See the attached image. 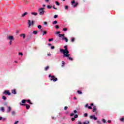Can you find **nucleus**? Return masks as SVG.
<instances>
[{"mask_svg": "<svg viewBox=\"0 0 124 124\" xmlns=\"http://www.w3.org/2000/svg\"><path fill=\"white\" fill-rule=\"evenodd\" d=\"M49 67H50L49 66H47L45 68V71H47V70H48V69H49Z\"/></svg>", "mask_w": 124, "mask_h": 124, "instance_id": "19", "label": "nucleus"}, {"mask_svg": "<svg viewBox=\"0 0 124 124\" xmlns=\"http://www.w3.org/2000/svg\"><path fill=\"white\" fill-rule=\"evenodd\" d=\"M27 101L30 105H32V103L31 102V100H27Z\"/></svg>", "mask_w": 124, "mask_h": 124, "instance_id": "18", "label": "nucleus"}, {"mask_svg": "<svg viewBox=\"0 0 124 124\" xmlns=\"http://www.w3.org/2000/svg\"><path fill=\"white\" fill-rule=\"evenodd\" d=\"M27 15H28V12H26L21 15V17H25Z\"/></svg>", "mask_w": 124, "mask_h": 124, "instance_id": "12", "label": "nucleus"}, {"mask_svg": "<svg viewBox=\"0 0 124 124\" xmlns=\"http://www.w3.org/2000/svg\"><path fill=\"white\" fill-rule=\"evenodd\" d=\"M77 118H78V114L75 115L74 118L75 119H77Z\"/></svg>", "mask_w": 124, "mask_h": 124, "instance_id": "33", "label": "nucleus"}, {"mask_svg": "<svg viewBox=\"0 0 124 124\" xmlns=\"http://www.w3.org/2000/svg\"><path fill=\"white\" fill-rule=\"evenodd\" d=\"M51 49H52V50L54 49H55V46H52L51 47Z\"/></svg>", "mask_w": 124, "mask_h": 124, "instance_id": "52", "label": "nucleus"}, {"mask_svg": "<svg viewBox=\"0 0 124 124\" xmlns=\"http://www.w3.org/2000/svg\"><path fill=\"white\" fill-rule=\"evenodd\" d=\"M56 5H58V6L60 5V3H59V2L56 1Z\"/></svg>", "mask_w": 124, "mask_h": 124, "instance_id": "41", "label": "nucleus"}, {"mask_svg": "<svg viewBox=\"0 0 124 124\" xmlns=\"http://www.w3.org/2000/svg\"><path fill=\"white\" fill-rule=\"evenodd\" d=\"M52 120H56V118H55V117H52Z\"/></svg>", "mask_w": 124, "mask_h": 124, "instance_id": "58", "label": "nucleus"}, {"mask_svg": "<svg viewBox=\"0 0 124 124\" xmlns=\"http://www.w3.org/2000/svg\"><path fill=\"white\" fill-rule=\"evenodd\" d=\"M90 119H91L92 120H93H93H94L95 121H96V120H97V118L95 117V115L91 116Z\"/></svg>", "mask_w": 124, "mask_h": 124, "instance_id": "9", "label": "nucleus"}, {"mask_svg": "<svg viewBox=\"0 0 124 124\" xmlns=\"http://www.w3.org/2000/svg\"><path fill=\"white\" fill-rule=\"evenodd\" d=\"M44 25H47V22H44Z\"/></svg>", "mask_w": 124, "mask_h": 124, "instance_id": "60", "label": "nucleus"}, {"mask_svg": "<svg viewBox=\"0 0 124 124\" xmlns=\"http://www.w3.org/2000/svg\"><path fill=\"white\" fill-rule=\"evenodd\" d=\"M75 41V39L74 38H72L71 40V42H74Z\"/></svg>", "mask_w": 124, "mask_h": 124, "instance_id": "32", "label": "nucleus"}, {"mask_svg": "<svg viewBox=\"0 0 124 124\" xmlns=\"http://www.w3.org/2000/svg\"><path fill=\"white\" fill-rule=\"evenodd\" d=\"M71 120H72V122H73V121H75V118H72Z\"/></svg>", "mask_w": 124, "mask_h": 124, "instance_id": "49", "label": "nucleus"}, {"mask_svg": "<svg viewBox=\"0 0 124 124\" xmlns=\"http://www.w3.org/2000/svg\"><path fill=\"white\" fill-rule=\"evenodd\" d=\"M16 114V112L15 111H13L12 112V115L13 116H15V114Z\"/></svg>", "mask_w": 124, "mask_h": 124, "instance_id": "25", "label": "nucleus"}, {"mask_svg": "<svg viewBox=\"0 0 124 124\" xmlns=\"http://www.w3.org/2000/svg\"><path fill=\"white\" fill-rule=\"evenodd\" d=\"M10 111H11V107H8V113H10Z\"/></svg>", "mask_w": 124, "mask_h": 124, "instance_id": "15", "label": "nucleus"}, {"mask_svg": "<svg viewBox=\"0 0 124 124\" xmlns=\"http://www.w3.org/2000/svg\"><path fill=\"white\" fill-rule=\"evenodd\" d=\"M37 32H38V31H33V33L34 34H37Z\"/></svg>", "mask_w": 124, "mask_h": 124, "instance_id": "26", "label": "nucleus"}, {"mask_svg": "<svg viewBox=\"0 0 124 124\" xmlns=\"http://www.w3.org/2000/svg\"><path fill=\"white\" fill-rule=\"evenodd\" d=\"M95 111H96V107L93 106V112H95Z\"/></svg>", "mask_w": 124, "mask_h": 124, "instance_id": "16", "label": "nucleus"}, {"mask_svg": "<svg viewBox=\"0 0 124 124\" xmlns=\"http://www.w3.org/2000/svg\"><path fill=\"white\" fill-rule=\"evenodd\" d=\"M64 58H67V59L69 60V61H73V58L69 57V56L68 57H63Z\"/></svg>", "mask_w": 124, "mask_h": 124, "instance_id": "11", "label": "nucleus"}, {"mask_svg": "<svg viewBox=\"0 0 124 124\" xmlns=\"http://www.w3.org/2000/svg\"><path fill=\"white\" fill-rule=\"evenodd\" d=\"M77 5H78V3L77 2L75 4V5H73V7H76V6H77Z\"/></svg>", "mask_w": 124, "mask_h": 124, "instance_id": "27", "label": "nucleus"}, {"mask_svg": "<svg viewBox=\"0 0 124 124\" xmlns=\"http://www.w3.org/2000/svg\"><path fill=\"white\" fill-rule=\"evenodd\" d=\"M56 29H57V30H58V29H60V27H59V25H56L55 26Z\"/></svg>", "mask_w": 124, "mask_h": 124, "instance_id": "37", "label": "nucleus"}, {"mask_svg": "<svg viewBox=\"0 0 124 124\" xmlns=\"http://www.w3.org/2000/svg\"><path fill=\"white\" fill-rule=\"evenodd\" d=\"M61 33V31H59L56 32V34H60Z\"/></svg>", "mask_w": 124, "mask_h": 124, "instance_id": "42", "label": "nucleus"}, {"mask_svg": "<svg viewBox=\"0 0 124 124\" xmlns=\"http://www.w3.org/2000/svg\"><path fill=\"white\" fill-rule=\"evenodd\" d=\"M84 116L85 117H88V113H85L84 115Z\"/></svg>", "mask_w": 124, "mask_h": 124, "instance_id": "40", "label": "nucleus"}, {"mask_svg": "<svg viewBox=\"0 0 124 124\" xmlns=\"http://www.w3.org/2000/svg\"><path fill=\"white\" fill-rule=\"evenodd\" d=\"M54 40V38H50L48 39V41L50 42L51 41H53Z\"/></svg>", "mask_w": 124, "mask_h": 124, "instance_id": "31", "label": "nucleus"}, {"mask_svg": "<svg viewBox=\"0 0 124 124\" xmlns=\"http://www.w3.org/2000/svg\"><path fill=\"white\" fill-rule=\"evenodd\" d=\"M45 1H46V2H49V0H45Z\"/></svg>", "mask_w": 124, "mask_h": 124, "instance_id": "56", "label": "nucleus"}, {"mask_svg": "<svg viewBox=\"0 0 124 124\" xmlns=\"http://www.w3.org/2000/svg\"><path fill=\"white\" fill-rule=\"evenodd\" d=\"M71 3H72V4H74V3H75V0H73L71 1Z\"/></svg>", "mask_w": 124, "mask_h": 124, "instance_id": "34", "label": "nucleus"}, {"mask_svg": "<svg viewBox=\"0 0 124 124\" xmlns=\"http://www.w3.org/2000/svg\"><path fill=\"white\" fill-rule=\"evenodd\" d=\"M53 8L54 9H55V10H58V8L55 7V6H54V5L53 6Z\"/></svg>", "mask_w": 124, "mask_h": 124, "instance_id": "46", "label": "nucleus"}, {"mask_svg": "<svg viewBox=\"0 0 124 124\" xmlns=\"http://www.w3.org/2000/svg\"><path fill=\"white\" fill-rule=\"evenodd\" d=\"M65 9H66V10L68 9V6H65Z\"/></svg>", "mask_w": 124, "mask_h": 124, "instance_id": "45", "label": "nucleus"}, {"mask_svg": "<svg viewBox=\"0 0 124 124\" xmlns=\"http://www.w3.org/2000/svg\"><path fill=\"white\" fill-rule=\"evenodd\" d=\"M88 109H93V108L91 106L88 107Z\"/></svg>", "mask_w": 124, "mask_h": 124, "instance_id": "47", "label": "nucleus"}, {"mask_svg": "<svg viewBox=\"0 0 124 124\" xmlns=\"http://www.w3.org/2000/svg\"><path fill=\"white\" fill-rule=\"evenodd\" d=\"M31 14L32 15H34V16H36L37 15V13L33 12V13H31Z\"/></svg>", "mask_w": 124, "mask_h": 124, "instance_id": "22", "label": "nucleus"}, {"mask_svg": "<svg viewBox=\"0 0 124 124\" xmlns=\"http://www.w3.org/2000/svg\"><path fill=\"white\" fill-rule=\"evenodd\" d=\"M0 110L1 111V112H3V113H4V107H1L0 108Z\"/></svg>", "mask_w": 124, "mask_h": 124, "instance_id": "14", "label": "nucleus"}, {"mask_svg": "<svg viewBox=\"0 0 124 124\" xmlns=\"http://www.w3.org/2000/svg\"><path fill=\"white\" fill-rule=\"evenodd\" d=\"M91 106H93V103H92V104H91Z\"/></svg>", "mask_w": 124, "mask_h": 124, "instance_id": "62", "label": "nucleus"}, {"mask_svg": "<svg viewBox=\"0 0 124 124\" xmlns=\"http://www.w3.org/2000/svg\"><path fill=\"white\" fill-rule=\"evenodd\" d=\"M12 93H13V94H16L17 93V92H16V90L14 89L11 91Z\"/></svg>", "mask_w": 124, "mask_h": 124, "instance_id": "10", "label": "nucleus"}, {"mask_svg": "<svg viewBox=\"0 0 124 124\" xmlns=\"http://www.w3.org/2000/svg\"><path fill=\"white\" fill-rule=\"evenodd\" d=\"M73 116H74V113H71L70 116L71 117H73Z\"/></svg>", "mask_w": 124, "mask_h": 124, "instance_id": "50", "label": "nucleus"}, {"mask_svg": "<svg viewBox=\"0 0 124 124\" xmlns=\"http://www.w3.org/2000/svg\"><path fill=\"white\" fill-rule=\"evenodd\" d=\"M45 34H47V31H43L42 36H43V35H44Z\"/></svg>", "mask_w": 124, "mask_h": 124, "instance_id": "20", "label": "nucleus"}, {"mask_svg": "<svg viewBox=\"0 0 124 124\" xmlns=\"http://www.w3.org/2000/svg\"><path fill=\"white\" fill-rule=\"evenodd\" d=\"M74 113L75 114H77V110H74Z\"/></svg>", "mask_w": 124, "mask_h": 124, "instance_id": "48", "label": "nucleus"}, {"mask_svg": "<svg viewBox=\"0 0 124 124\" xmlns=\"http://www.w3.org/2000/svg\"><path fill=\"white\" fill-rule=\"evenodd\" d=\"M18 55H19L20 56H23V53L22 52H19Z\"/></svg>", "mask_w": 124, "mask_h": 124, "instance_id": "43", "label": "nucleus"}, {"mask_svg": "<svg viewBox=\"0 0 124 124\" xmlns=\"http://www.w3.org/2000/svg\"><path fill=\"white\" fill-rule=\"evenodd\" d=\"M78 124H82V122H81L80 121H78Z\"/></svg>", "mask_w": 124, "mask_h": 124, "instance_id": "51", "label": "nucleus"}, {"mask_svg": "<svg viewBox=\"0 0 124 124\" xmlns=\"http://www.w3.org/2000/svg\"><path fill=\"white\" fill-rule=\"evenodd\" d=\"M83 124H88V123H87L86 122H84Z\"/></svg>", "mask_w": 124, "mask_h": 124, "instance_id": "64", "label": "nucleus"}, {"mask_svg": "<svg viewBox=\"0 0 124 124\" xmlns=\"http://www.w3.org/2000/svg\"><path fill=\"white\" fill-rule=\"evenodd\" d=\"M97 123L98 124H101V122H100V121H97Z\"/></svg>", "mask_w": 124, "mask_h": 124, "instance_id": "44", "label": "nucleus"}, {"mask_svg": "<svg viewBox=\"0 0 124 124\" xmlns=\"http://www.w3.org/2000/svg\"><path fill=\"white\" fill-rule=\"evenodd\" d=\"M58 36L62 38V40H65V42H68V39L64 36V34H59Z\"/></svg>", "mask_w": 124, "mask_h": 124, "instance_id": "3", "label": "nucleus"}, {"mask_svg": "<svg viewBox=\"0 0 124 124\" xmlns=\"http://www.w3.org/2000/svg\"><path fill=\"white\" fill-rule=\"evenodd\" d=\"M7 39L8 40H10L9 42V45H12V41L14 40V37L13 36H8L7 37Z\"/></svg>", "mask_w": 124, "mask_h": 124, "instance_id": "5", "label": "nucleus"}, {"mask_svg": "<svg viewBox=\"0 0 124 124\" xmlns=\"http://www.w3.org/2000/svg\"><path fill=\"white\" fill-rule=\"evenodd\" d=\"M88 106H89V105L88 104H86L85 106V108H87V107H88Z\"/></svg>", "mask_w": 124, "mask_h": 124, "instance_id": "55", "label": "nucleus"}, {"mask_svg": "<svg viewBox=\"0 0 124 124\" xmlns=\"http://www.w3.org/2000/svg\"><path fill=\"white\" fill-rule=\"evenodd\" d=\"M108 124H111V120H108Z\"/></svg>", "mask_w": 124, "mask_h": 124, "instance_id": "57", "label": "nucleus"}, {"mask_svg": "<svg viewBox=\"0 0 124 124\" xmlns=\"http://www.w3.org/2000/svg\"><path fill=\"white\" fill-rule=\"evenodd\" d=\"M28 28H31V27H33V26H34V23L35 22V21H31V20H28Z\"/></svg>", "mask_w": 124, "mask_h": 124, "instance_id": "2", "label": "nucleus"}, {"mask_svg": "<svg viewBox=\"0 0 124 124\" xmlns=\"http://www.w3.org/2000/svg\"><path fill=\"white\" fill-rule=\"evenodd\" d=\"M26 101H27V100L24 99V100H22L21 101V102H22V103H23V104H25V103H26Z\"/></svg>", "mask_w": 124, "mask_h": 124, "instance_id": "23", "label": "nucleus"}, {"mask_svg": "<svg viewBox=\"0 0 124 124\" xmlns=\"http://www.w3.org/2000/svg\"><path fill=\"white\" fill-rule=\"evenodd\" d=\"M47 56H48V57H51V54H47Z\"/></svg>", "mask_w": 124, "mask_h": 124, "instance_id": "59", "label": "nucleus"}, {"mask_svg": "<svg viewBox=\"0 0 124 124\" xmlns=\"http://www.w3.org/2000/svg\"><path fill=\"white\" fill-rule=\"evenodd\" d=\"M18 123H19V121H16V122L14 124H17Z\"/></svg>", "mask_w": 124, "mask_h": 124, "instance_id": "53", "label": "nucleus"}, {"mask_svg": "<svg viewBox=\"0 0 124 124\" xmlns=\"http://www.w3.org/2000/svg\"><path fill=\"white\" fill-rule=\"evenodd\" d=\"M121 122H124V118H122L120 119Z\"/></svg>", "mask_w": 124, "mask_h": 124, "instance_id": "35", "label": "nucleus"}, {"mask_svg": "<svg viewBox=\"0 0 124 124\" xmlns=\"http://www.w3.org/2000/svg\"><path fill=\"white\" fill-rule=\"evenodd\" d=\"M49 78H51L50 81H53V82H57L58 81V78H56L55 76H52L51 75H48Z\"/></svg>", "mask_w": 124, "mask_h": 124, "instance_id": "4", "label": "nucleus"}, {"mask_svg": "<svg viewBox=\"0 0 124 124\" xmlns=\"http://www.w3.org/2000/svg\"><path fill=\"white\" fill-rule=\"evenodd\" d=\"M45 8H41L39 9V12L40 15H43L44 14L45 11L44 10Z\"/></svg>", "mask_w": 124, "mask_h": 124, "instance_id": "6", "label": "nucleus"}, {"mask_svg": "<svg viewBox=\"0 0 124 124\" xmlns=\"http://www.w3.org/2000/svg\"><path fill=\"white\" fill-rule=\"evenodd\" d=\"M40 31H41V32H42V31H43V29H41Z\"/></svg>", "mask_w": 124, "mask_h": 124, "instance_id": "63", "label": "nucleus"}, {"mask_svg": "<svg viewBox=\"0 0 124 124\" xmlns=\"http://www.w3.org/2000/svg\"><path fill=\"white\" fill-rule=\"evenodd\" d=\"M77 93L79 94H82V92L80 91H78Z\"/></svg>", "mask_w": 124, "mask_h": 124, "instance_id": "30", "label": "nucleus"}, {"mask_svg": "<svg viewBox=\"0 0 124 124\" xmlns=\"http://www.w3.org/2000/svg\"><path fill=\"white\" fill-rule=\"evenodd\" d=\"M63 31H67V28H63Z\"/></svg>", "mask_w": 124, "mask_h": 124, "instance_id": "38", "label": "nucleus"}, {"mask_svg": "<svg viewBox=\"0 0 124 124\" xmlns=\"http://www.w3.org/2000/svg\"><path fill=\"white\" fill-rule=\"evenodd\" d=\"M102 121L103 124H107V122H106V120L105 119H102Z\"/></svg>", "mask_w": 124, "mask_h": 124, "instance_id": "17", "label": "nucleus"}, {"mask_svg": "<svg viewBox=\"0 0 124 124\" xmlns=\"http://www.w3.org/2000/svg\"><path fill=\"white\" fill-rule=\"evenodd\" d=\"M58 18V15H55L54 16V19H56Z\"/></svg>", "mask_w": 124, "mask_h": 124, "instance_id": "36", "label": "nucleus"}, {"mask_svg": "<svg viewBox=\"0 0 124 124\" xmlns=\"http://www.w3.org/2000/svg\"><path fill=\"white\" fill-rule=\"evenodd\" d=\"M46 7L48 8V9H51V8H52V6L48 5L46 6Z\"/></svg>", "mask_w": 124, "mask_h": 124, "instance_id": "21", "label": "nucleus"}, {"mask_svg": "<svg viewBox=\"0 0 124 124\" xmlns=\"http://www.w3.org/2000/svg\"><path fill=\"white\" fill-rule=\"evenodd\" d=\"M20 105L21 106H26V109L27 110H29V109H30V108H31V106H30V105H28L27 104H22L21 103H20Z\"/></svg>", "mask_w": 124, "mask_h": 124, "instance_id": "7", "label": "nucleus"}, {"mask_svg": "<svg viewBox=\"0 0 124 124\" xmlns=\"http://www.w3.org/2000/svg\"><path fill=\"white\" fill-rule=\"evenodd\" d=\"M67 108H68V107L65 106V107H64V110H67Z\"/></svg>", "mask_w": 124, "mask_h": 124, "instance_id": "54", "label": "nucleus"}, {"mask_svg": "<svg viewBox=\"0 0 124 124\" xmlns=\"http://www.w3.org/2000/svg\"><path fill=\"white\" fill-rule=\"evenodd\" d=\"M2 98L4 99V100H6V97L5 96H2Z\"/></svg>", "mask_w": 124, "mask_h": 124, "instance_id": "29", "label": "nucleus"}, {"mask_svg": "<svg viewBox=\"0 0 124 124\" xmlns=\"http://www.w3.org/2000/svg\"><path fill=\"white\" fill-rule=\"evenodd\" d=\"M20 36H21V37H23V38H25L26 37V34H20Z\"/></svg>", "mask_w": 124, "mask_h": 124, "instance_id": "13", "label": "nucleus"}, {"mask_svg": "<svg viewBox=\"0 0 124 124\" xmlns=\"http://www.w3.org/2000/svg\"><path fill=\"white\" fill-rule=\"evenodd\" d=\"M41 28H42V26L41 25H38V29H39V30H41Z\"/></svg>", "mask_w": 124, "mask_h": 124, "instance_id": "28", "label": "nucleus"}, {"mask_svg": "<svg viewBox=\"0 0 124 124\" xmlns=\"http://www.w3.org/2000/svg\"><path fill=\"white\" fill-rule=\"evenodd\" d=\"M2 120V117H0V121H1Z\"/></svg>", "mask_w": 124, "mask_h": 124, "instance_id": "61", "label": "nucleus"}, {"mask_svg": "<svg viewBox=\"0 0 124 124\" xmlns=\"http://www.w3.org/2000/svg\"><path fill=\"white\" fill-rule=\"evenodd\" d=\"M64 49H60V52L63 55V57H68L69 56H70V54H69V51L67 49V46H64Z\"/></svg>", "mask_w": 124, "mask_h": 124, "instance_id": "1", "label": "nucleus"}, {"mask_svg": "<svg viewBox=\"0 0 124 124\" xmlns=\"http://www.w3.org/2000/svg\"><path fill=\"white\" fill-rule=\"evenodd\" d=\"M3 94H7V95H10L11 93L8 90H5L3 93Z\"/></svg>", "mask_w": 124, "mask_h": 124, "instance_id": "8", "label": "nucleus"}, {"mask_svg": "<svg viewBox=\"0 0 124 124\" xmlns=\"http://www.w3.org/2000/svg\"><path fill=\"white\" fill-rule=\"evenodd\" d=\"M64 63H64V62L62 61V67L64 66Z\"/></svg>", "mask_w": 124, "mask_h": 124, "instance_id": "39", "label": "nucleus"}, {"mask_svg": "<svg viewBox=\"0 0 124 124\" xmlns=\"http://www.w3.org/2000/svg\"><path fill=\"white\" fill-rule=\"evenodd\" d=\"M53 25H56V24H58V21L55 20L52 22Z\"/></svg>", "mask_w": 124, "mask_h": 124, "instance_id": "24", "label": "nucleus"}]
</instances>
